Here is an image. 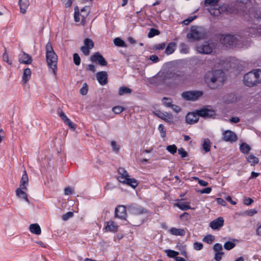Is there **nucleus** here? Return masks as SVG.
Here are the masks:
<instances>
[{
    "label": "nucleus",
    "instance_id": "1",
    "mask_svg": "<svg viewBox=\"0 0 261 261\" xmlns=\"http://www.w3.org/2000/svg\"><path fill=\"white\" fill-rule=\"evenodd\" d=\"M249 29L248 31L242 34V35H231L229 34L223 35L220 38L221 43L226 47L232 48L237 47L239 48H248L251 45V40L245 38L247 36H250Z\"/></svg>",
    "mask_w": 261,
    "mask_h": 261
},
{
    "label": "nucleus",
    "instance_id": "2",
    "mask_svg": "<svg viewBox=\"0 0 261 261\" xmlns=\"http://www.w3.org/2000/svg\"><path fill=\"white\" fill-rule=\"evenodd\" d=\"M205 81L212 89L221 86L224 81V73L221 70L207 72L204 76Z\"/></svg>",
    "mask_w": 261,
    "mask_h": 261
},
{
    "label": "nucleus",
    "instance_id": "3",
    "mask_svg": "<svg viewBox=\"0 0 261 261\" xmlns=\"http://www.w3.org/2000/svg\"><path fill=\"white\" fill-rule=\"evenodd\" d=\"M215 115L214 111L207 108L198 110L196 113H189L186 116V121L188 124H193L199 120V117H211Z\"/></svg>",
    "mask_w": 261,
    "mask_h": 261
},
{
    "label": "nucleus",
    "instance_id": "4",
    "mask_svg": "<svg viewBox=\"0 0 261 261\" xmlns=\"http://www.w3.org/2000/svg\"><path fill=\"white\" fill-rule=\"evenodd\" d=\"M46 61L49 67L52 69L54 74L57 70L58 57L54 51L51 43L48 42L45 46Z\"/></svg>",
    "mask_w": 261,
    "mask_h": 261
},
{
    "label": "nucleus",
    "instance_id": "5",
    "mask_svg": "<svg viewBox=\"0 0 261 261\" xmlns=\"http://www.w3.org/2000/svg\"><path fill=\"white\" fill-rule=\"evenodd\" d=\"M118 176L117 180L127 186L135 188L138 185L137 181L135 178H130L128 172L123 168H119L118 169Z\"/></svg>",
    "mask_w": 261,
    "mask_h": 261
},
{
    "label": "nucleus",
    "instance_id": "6",
    "mask_svg": "<svg viewBox=\"0 0 261 261\" xmlns=\"http://www.w3.org/2000/svg\"><path fill=\"white\" fill-rule=\"evenodd\" d=\"M217 42L209 40L198 44L196 46V49L199 53L210 54L217 48Z\"/></svg>",
    "mask_w": 261,
    "mask_h": 261
},
{
    "label": "nucleus",
    "instance_id": "7",
    "mask_svg": "<svg viewBox=\"0 0 261 261\" xmlns=\"http://www.w3.org/2000/svg\"><path fill=\"white\" fill-rule=\"evenodd\" d=\"M243 82L246 86L249 87L257 86L253 70L244 75Z\"/></svg>",
    "mask_w": 261,
    "mask_h": 261
},
{
    "label": "nucleus",
    "instance_id": "8",
    "mask_svg": "<svg viewBox=\"0 0 261 261\" xmlns=\"http://www.w3.org/2000/svg\"><path fill=\"white\" fill-rule=\"evenodd\" d=\"M205 34L201 28L193 27L191 29L190 33L187 34V38L196 40L203 38Z\"/></svg>",
    "mask_w": 261,
    "mask_h": 261
},
{
    "label": "nucleus",
    "instance_id": "9",
    "mask_svg": "<svg viewBox=\"0 0 261 261\" xmlns=\"http://www.w3.org/2000/svg\"><path fill=\"white\" fill-rule=\"evenodd\" d=\"M202 95L200 91H188L182 93V98L186 100L195 101Z\"/></svg>",
    "mask_w": 261,
    "mask_h": 261
},
{
    "label": "nucleus",
    "instance_id": "10",
    "mask_svg": "<svg viewBox=\"0 0 261 261\" xmlns=\"http://www.w3.org/2000/svg\"><path fill=\"white\" fill-rule=\"evenodd\" d=\"M84 45L81 47V50L85 56H88L90 53L89 50L94 46L93 42L91 39L86 38L84 40Z\"/></svg>",
    "mask_w": 261,
    "mask_h": 261
},
{
    "label": "nucleus",
    "instance_id": "11",
    "mask_svg": "<svg viewBox=\"0 0 261 261\" xmlns=\"http://www.w3.org/2000/svg\"><path fill=\"white\" fill-rule=\"evenodd\" d=\"M223 139L227 142H234L237 140V136L233 132L227 130L223 133Z\"/></svg>",
    "mask_w": 261,
    "mask_h": 261
},
{
    "label": "nucleus",
    "instance_id": "12",
    "mask_svg": "<svg viewBox=\"0 0 261 261\" xmlns=\"http://www.w3.org/2000/svg\"><path fill=\"white\" fill-rule=\"evenodd\" d=\"M91 61L93 62H98L101 66H106L107 62L102 57V56L98 52L95 53L91 56Z\"/></svg>",
    "mask_w": 261,
    "mask_h": 261
},
{
    "label": "nucleus",
    "instance_id": "13",
    "mask_svg": "<svg viewBox=\"0 0 261 261\" xmlns=\"http://www.w3.org/2000/svg\"><path fill=\"white\" fill-rule=\"evenodd\" d=\"M115 217L120 219H125L126 213L125 207L123 205H119L115 208Z\"/></svg>",
    "mask_w": 261,
    "mask_h": 261
},
{
    "label": "nucleus",
    "instance_id": "14",
    "mask_svg": "<svg viewBox=\"0 0 261 261\" xmlns=\"http://www.w3.org/2000/svg\"><path fill=\"white\" fill-rule=\"evenodd\" d=\"M18 60L20 63L31 64L32 62V57L25 52H22L18 56Z\"/></svg>",
    "mask_w": 261,
    "mask_h": 261
},
{
    "label": "nucleus",
    "instance_id": "15",
    "mask_svg": "<svg viewBox=\"0 0 261 261\" xmlns=\"http://www.w3.org/2000/svg\"><path fill=\"white\" fill-rule=\"evenodd\" d=\"M224 224V220L222 217H219L212 221L210 223V227L213 229H218L223 226Z\"/></svg>",
    "mask_w": 261,
    "mask_h": 261
},
{
    "label": "nucleus",
    "instance_id": "16",
    "mask_svg": "<svg viewBox=\"0 0 261 261\" xmlns=\"http://www.w3.org/2000/svg\"><path fill=\"white\" fill-rule=\"evenodd\" d=\"M249 35L252 38H257L261 36V25L254 26L249 28Z\"/></svg>",
    "mask_w": 261,
    "mask_h": 261
},
{
    "label": "nucleus",
    "instance_id": "17",
    "mask_svg": "<svg viewBox=\"0 0 261 261\" xmlns=\"http://www.w3.org/2000/svg\"><path fill=\"white\" fill-rule=\"evenodd\" d=\"M96 79L99 83L101 85H105L107 83V73L106 71H100L96 73Z\"/></svg>",
    "mask_w": 261,
    "mask_h": 261
},
{
    "label": "nucleus",
    "instance_id": "18",
    "mask_svg": "<svg viewBox=\"0 0 261 261\" xmlns=\"http://www.w3.org/2000/svg\"><path fill=\"white\" fill-rule=\"evenodd\" d=\"M173 83L178 84L185 81V74L182 72H174Z\"/></svg>",
    "mask_w": 261,
    "mask_h": 261
},
{
    "label": "nucleus",
    "instance_id": "19",
    "mask_svg": "<svg viewBox=\"0 0 261 261\" xmlns=\"http://www.w3.org/2000/svg\"><path fill=\"white\" fill-rule=\"evenodd\" d=\"M29 182V177L27 174L25 170H24V173L22 175L20 182V187L24 190H27V186Z\"/></svg>",
    "mask_w": 261,
    "mask_h": 261
},
{
    "label": "nucleus",
    "instance_id": "20",
    "mask_svg": "<svg viewBox=\"0 0 261 261\" xmlns=\"http://www.w3.org/2000/svg\"><path fill=\"white\" fill-rule=\"evenodd\" d=\"M132 213L137 215L148 214L147 210L140 206H134L132 207Z\"/></svg>",
    "mask_w": 261,
    "mask_h": 261
},
{
    "label": "nucleus",
    "instance_id": "21",
    "mask_svg": "<svg viewBox=\"0 0 261 261\" xmlns=\"http://www.w3.org/2000/svg\"><path fill=\"white\" fill-rule=\"evenodd\" d=\"M173 72L168 71L166 72L163 76V82L165 84L173 83Z\"/></svg>",
    "mask_w": 261,
    "mask_h": 261
},
{
    "label": "nucleus",
    "instance_id": "22",
    "mask_svg": "<svg viewBox=\"0 0 261 261\" xmlns=\"http://www.w3.org/2000/svg\"><path fill=\"white\" fill-rule=\"evenodd\" d=\"M169 232L172 235L184 236L186 231L182 228H176L175 227H171L169 229Z\"/></svg>",
    "mask_w": 261,
    "mask_h": 261
},
{
    "label": "nucleus",
    "instance_id": "23",
    "mask_svg": "<svg viewBox=\"0 0 261 261\" xmlns=\"http://www.w3.org/2000/svg\"><path fill=\"white\" fill-rule=\"evenodd\" d=\"M30 5L29 0H19V6L20 12L24 14L27 12V10Z\"/></svg>",
    "mask_w": 261,
    "mask_h": 261
},
{
    "label": "nucleus",
    "instance_id": "24",
    "mask_svg": "<svg viewBox=\"0 0 261 261\" xmlns=\"http://www.w3.org/2000/svg\"><path fill=\"white\" fill-rule=\"evenodd\" d=\"M22 190L23 189L22 188H21L20 187L19 188H17L16 190V195L19 198L23 199L26 202L29 203V200L28 198L27 194L24 191H22Z\"/></svg>",
    "mask_w": 261,
    "mask_h": 261
},
{
    "label": "nucleus",
    "instance_id": "25",
    "mask_svg": "<svg viewBox=\"0 0 261 261\" xmlns=\"http://www.w3.org/2000/svg\"><path fill=\"white\" fill-rule=\"evenodd\" d=\"M29 230L32 233L37 235H39L41 233V228L37 223L31 224L29 226Z\"/></svg>",
    "mask_w": 261,
    "mask_h": 261
},
{
    "label": "nucleus",
    "instance_id": "26",
    "mask_svg": "<svg viewBox=\"0 0 261 261\" xmlns=\"http://www.w3.org/2000/svg\"><path fill=\"white\" fill-rule=\"evenodd\" d=\"M118 226L113 221H109L105 227L107 231L116 232L117 231Z\"/></svg>",
    "mask_w": 261,
    "mask_h": 261
},
{
    "label": "nucleus",
    "instance_id": "27",
    "mask_svg": "<svg viewBox=\"0 0 261 261\" xmlns=\"http://www.w3.org/2000/svg\"><path fill=\"white\" fill-rule=\"evenodd\" d=\"M223 100L227 103H231L236 101V97L232 93L226 94L223 96Z\"/></svg>",
    "mask_w": 261,
    "mask_h": 261
},
{
    "label": "nucleus",
    "instance_id": "28",
    "mask_svg": "<svg viewBox=\"0 0 261 261\" xmlns=\"http://www.w3.org/2000/svg\"><path fill=\"white\" fill-rule=\"evenodd\" d=\"M31 70L30 68H25L23 70L22 82L23 84L27 83L30 79Z\"/></svg>",
    "mask_w": 261,
    "mask_h": 261
},
{
    "label": "nucleus",
    "instance_id": "29",
    "mask_svg": "<svg viewBox=\"0 0 261 261\" xmlns=\"http://www.w3.org/2000/svg\"><path fill=\"white\" fill-rule=\"evenodd\" d=\"M156 115L162 119L168 122H170L173 118L172 115L169 114L168 113L164 114L162 112H159L156 114Z\"/></svg>",
    "mask_w": 261,
    "mask_h": 261
},
{
    "label": "nucleus",
    "instance_id": "30",
    "mask_svg": "<svg viewBox=\"0 0 261 261\" xmlns=\"http://www.w3.org/2000/svg\"><path fill=\"white\" fill-rule=\"evenodd\" d=\"M176 46V44L175 42H172L169 43L166 48L165 53L167 55H170L172 54L175 49Z\"/></svg>",
    "mask_w": 261,
    "mask_h": 261
},
{
    "label": "nucleus",
    "instance_id": "31",
    "mask_svg": "<svg viewBox=\"0 0 261 261\" xmlns=\"http://www.w3.org/2000/svg\"><path fill=\"white\" fill-rule=\"evenodd\" d=\"M253 71L255 76L257 85L261 84V69H255Z\"/></svg>",
    "mask_w": 261,
    "mask_h": 261
},
{
    "label": "nucleus",
    "instance_id": "32",
    "mask_svg": "<svg viewBox=\"0 0 261 261\" xmlns=\"http://www.w3.org/2000/svg\"><path fill=\"white\" fill-rule=\"evenodd\" d=\"M175 205L182 211H186L191 208L190 206L187 202H179L175 204Z\"/></svg>",
    "mask_w": 261,
    "mask_h": 261
},
{
    "label": "nucleus",
    "instance_id": "33",
    "mask_svg": "<svg viewBox=\"0 0 261 261\" xmlns=\"http://www.w3.org/2000/svg\"><path fill=\"white\" fill-rule=\"evenodd\" d=\"M211 142L208 139H204L202 144L203 149L206 152L210 151L211 148Z\"/></svg>",
    "mask_w": 261,
    "mask_h": 261
},
{
    "label": "nucleus",
    "instance_id": "34",
    "mask_svg": "<svg viewBox=\"0 0 261 261\" xmlns=\"http://www.w3.org/2000/svg\"><path fill=\"white\" fill-rule=\"evenodd\" d=\"M240 149L243 153H247L249 152L251 148L248 144L243 143L240 145Z\"/></svg>",
    "mask_w": 261,
    "mask_h": 261
},
{
    "label": "nucleus",
    "instance_id": "35",
    "mask_svg": "<svg viewBox=\"0 0 261 261\" xmlns=\"http://www.w3.org/2000/svg\"><path fill=\"white\" fill-rule=\"evenodd\" d=\"M89 11L90 8L88 6H86L81 10V13H84L85 12V14H81V22L82 23H84V22L85 21V19L89 14Z\"/></svg>",
    "mask_w": 261,
    "mask_h": 261
},
{
    "label": "nucleus",
    "instance_id": "36",
    "mask_svg": "<svg viewBox=\"0 0 261 261\" xmlns=\"http://www.w3.org/2000/svg\"><path fill=\"white\" fill-rule=\"evenodd\" d=\"M250 14L256 19H261V8H256L254 11L250 12Z\"/></svg>",
    "mask_w": 261,
    "mask_h": 261
},
{
    "label": "nucleus",
    "instance_id": "37",
    "mask_svg": "<svg viewBox=\"0 0 261 261\" xmlns=\"http://www.w3.org/2000/svg\"><path fill=\"white\" fill-rule=\"evenodd\" d=\"M114 43L116 46L119 47H126L125 43L120 38H116L114 40Z\"/></svg>",
    "mask_w": 261,
    "mask_h": 261
},
{
    "label": "nucleus",
    "instance_id": "38",
    "mask_svg": "<svg viewBox=\"0 0 261 261\" xmlns=\"http://www.w3.org/2000/svg\"><path fill=\"white\" fill-rule=\"evenodd\" d=\"M132 90L126 87H121L119 88V94L120 95H123L125 94H130L132 93Z\"/></svg>",
    "mask_w": 261,
    "mask_h": 261
},
{
    "label": "nucleus",
    "instance_id": "39",
    "mask_svg": "<svg viewBox=\"0 0 261 261\" xmlns=\"http://www.w3.org/2000/svg\"><path fill=\"white\" fill-rule=\"evenodd\" d=\"M247 161L251 164V165H255L258 163V159L253 154H250L247 157Z\"/></svg>",
    "mask_w": 261,
    "mask_h": 261
},
{
    "label": "nucleus",
    "instance_id": "40",
    "mask_svg": "<svg viewBox=\"0 0 261 261\" xmlns=\"http://www.w3.org/2000/svg\"><path fill=\"white\" fill-rule=\"evenodd\" d=\"M165 252L167 254V255L169 257H177V255L179 254V252L175 251L174 250H170V249H167L165 250Z\"/></svg>",
    "mask_w": 261,
    "mask_h": 261
},
{
    "label": "nucleus",
    "instance_id": "41",
    "mask_svg": "<svg viewBox=\"0 0 261 261\" xmlns=\"http://www.w3.org/2000/svg\"><path fill=\"white\" fill-rule=\"evenodd\" d=\"M179 48L180 52L182 54H186L189 53V48L188 46L184 43H181L179 44Z\"/></svg>",
    "mask_w": 261,
    "mask_h": 261
},
{
    "label": "nucleus",
    "instance_id": "42",
    "mask_svg": "<svg viewBox=\"0 0 261 261\" xmlns=\"http://www.w3.org/2000/svg\"><path fill=\"white\" fill-rule=\"evenodd\" d=\"M214 236L211 234H208L203 239V242L208 244H212L214 242Z\"/></svg>",
    "mask_w": 261,
    "mask_h": 261
},
{
    "label": "nucleus",
    "instance_id": "43",
    "mask_svg": "<svg viewBox=\"0 0 261 261\" xmlns=\"http://www.w3.org/2000/svg\"><path fill=\"white\" fill-rule=\"evenodd\" d=\"M162 102L164 106L167 107H171L172 106V99L170 98L163 97L162 99Z\"/></svg>",
    "mask_w": 261,
    "mask_h": 261
},
{
    "label": "nucleus",
    "instance_id": "44",
    "mask_svg": "<svg viewBox=\"0 0 261 261\" xmlns=\"http://www.w3.org/2000/svg\"><path fill=\"white\" fill-rule=\"evenodd\" d=\"M219 0H205L204 5L205 6H216Z\"/></svg>",
    "mask_w": 261,
    "mask_h": 261
},
{
    "label": "nucleus",
    "instance_id": "45",
    "mask_svg": "<svg viewBox=\"0 0 261 261\" xmlns=\"http://www.w3.org/2000/svg\"><path fill=\"white\" fill-rule=\"evenodd\" d=\"M166 149L168 152L172 154H174L177 151V147L174 144L168 146L166 148Z\"/></svg>",
    "mask_w": 261,
    "mask_h": 261
},
{
    "label": "nucleus",
    "instance_id": "46",
    "mask_svg": "<svg viewBox=\"0 0 261 261\" xmlns=\"http://www.w3.org/2000/svg\"><path fill=\"white\" fill-rule=\"evenodd\" d=\"M236 244L232 242L228 241L224 245V247L225 249L229 250L234 247Z\"/></svg>",
    "mask_w": 261,
    "mask_h": 261
},
{
    "label": "nucleus",
    "instance_id": "47",
    "mask_svg": "<svg viewBox=\"0 0 261 261\" xmlns=\"http://www.w3.org/2000/svg\"><path fill=\"white\" fill-rule=\"evenodd\" d=\"M57 113L61 118L64 121L68 120V117L66 116L65 113L63 112L62 110L60 108H58L57 110Z\"/></svg>",
    "mask_w": 261,
    "mask_h": 261
},
{
    "label": "nucleus",
    "instance_id": "48",
    "mask_svg": "<svg viewBox=\"0 0 261 261\" xmlns=\"http://www.w3.org/2000/svg\"><path fill=\"white\" fill-rule=\"evenodd\" d=\"M124 110V108L121 106H116L112 109V111L116 114H119Z\"/></svg>",
    "mask_w": 261,
    "mask_h": 261
},
{
    "label": "nucleus",
    "instance_id": "49",
    "mask_svg": "<svg viewBox=\"0 0 261 261\" xmlns=\"http://www.w3.org/2000/svg\"><path fill=\"white\" fill-rule=\"evenodd\" d=\"M159 33H159L158 30H157L156 29H153V28H151L150 30V31H149V32L148 34V37L149 38H152V37H154L155 35H159Z\"/></svg>",
    "mask_w": 261,
    "mask_h": 261
},
{
    "label": "nucleus",
    "instance_id": "50",
    "mask_svg": "<svg viewBox=\"0 0 261 261\" xmlns=\"http://www.w3.org/2000/svg\"><path fill=\"white\" fill-rule=\"evenodd\" d=\"M160 79L159 76H152L148 79V82L151 84L153 85H157L158 84V82L159 81Z\"/></svg>",
    "mask_w": 261,
    "mask_h": 261
},
{
    "label": "nucleus",
    "instance_id": "51",
    "mask_svg": "<svg viewBox=\"0 0 261 261\" xmlns=\"http://www.w3.org/2000/svg\"><path fill=\"white\" fill-rule=\"evenodd\" d=\"M73 57L74 64L77 66L80 65L81 63V58L79 55L75 53L73 54Z\"/></svg>",
    "mask_w": 261,
    "mask_h": 261
},
{
    "label": "nucleus",
    "instance_id": "52",
    "mask_svg": "<svg viewBox=\"0 0 261 261\" xmlns=\"http://www.w3.org/2000/svg\"><path fill=\"white\" fill-rule=\"evenodd\" d=\"M73 216V213L71 212H67V213H66L65 214L63 215L62 216V218L63 220L67 221L69 218L72 217Z\"/></svg>",
    "mask_w": 261,
    "mask_h": 261
},
{
    "label": "nucleus",
    "instance_id": "53",
    "mask_svg": "<svg viewBox=\"0 0 261 261\" xmlns=\"http://www.w3.org/2000/svg\"><path fill=\"white\" fill-rule=\"evenodd\" d=\"M111 145L112 147V149L114 151L118 152L119 150V146L116 144L115 141H112L111 142Z\"/></svg>",
    "mask_w": 261,
    "mask_h": 261
},
{
    "label": "nucleus",
    "instance_id": "54",
    "mask_svg": "<svg viewBox=\"0 0 261 261\" xmlns=\"http://www.w3.org/2000/svg\"><path fill=\"white\" fill-rule=\"evenodd\" d=\"M166 47V44L165 43H162L158 44H156L153 46V49L155 50H162Z\"/></svg>",
    "mask_w": 261,
    "mask_h": 261
},
{
    "label": "nucleus",
    "instance_id": "55",
    "mask_svg": "<svg viewBox=\"0 0 261 261\" xmlns=\"http://www.w3.org/2000/svg\"><path fill=\"white\" fill-rule=\"evenodd\" d=\"M158 129L160 132L161 136L162 137L164 138L166 136V132L164 130V126L163 124H161L159 125Z\"/></svg>",
    "mask_w": 261,
    "mask_h": 261
},
{
    "label": "nucleus",
    "instance_id": "56",
    "mask_svg": "<svg viewBox=\"0 0 261 261\" xmlns=\"http://www.w3.org/2000/svg\"><path fill=\"white\" fill-rule=\"evenodd\" d=\"M88 92V86L86 83L83 85V87L80 89V93L83 95H86Z\"/></svg>",
    "mask_w": 261,
    "mask_h": 261
},
{
    "label": "nucleus",
    "instance_id": "57",
    "mask_svg": "<svg viewBox=\"0 0 261 261\" xmlns=\"http://www.w3.org/2000/svg\"><path fill=\"white\" fill-rule=\"evenodd\" d=\"M178 154L182 158L187 157L188 155L187 152L185 151V150L183 148H180L178 150Z\"/></svg>",
    "mask_w": 261,
    "mask_h": 261
},
{
    "label": "nucleus",
    "instance_id": "58",
    "mask_svg": "<svg viewBox=\"0 0 261 261\" xmlns=\"http://www.w3.org/2000/svg\"><path fill=\"white\" fill-rule=\"evenodd\" d=\"M223 255V252H216L215 254L214 258L216 261H220Z\"/></svg>",
    "mask_w": 261,
    "mask_h": 261
},
{
    "label": "nucleus",
    "instance_id": "59",
    "mask_svg": "<svg viewBox=\"0 0 261 261\" xmlns=\"http://www.w3.org/2000/svg\"><path fill=\"white\" fill-rule=\"evenodd\" d=\"M213 249L215 252H218L222 250V246L220 244L216 243L214 245Z\"/></svg>",
    "mask_w": 261,
    "mask_h": 261
},
{
    "label": "nucleus",
    "instance_id": "60",
    "mask_svg": "<svg viewBox=\"0 0 261 261\" xmlns=\"http://www.w3.org/2000/svg\"><path fill=\"white\" fill-rule=\"evenodd\" d=\"M194 248L196 250H200L203 247V244L201 243L195 242L193 245Z\"/></svg>",
    "mask_w": 261,
    "mask_h": 261
},
{
    "label": "nucleus",
    "instance_id": "61",
    "mask_svg": "<svg viewBox=\"0 0 261 261\" xmlns=\"http://www.w3.org/2000/svg\"><path fill=\"white\" fill-rule=\"evenodd\" d=\"M196 18V16H191L189 17L188 18L182 21V23L185 25H188L191 22H192L195 18Z\"/></svg>",
    "mask_w": 261,
    "mask_h": 261
},
{
    "label": "nucleus",
    "instance_id": "62",
    "mask_svg": "<svg viewBox=\"0 0 261 261\" xmlns=\"http://www.w3.org/2000/svg\"><path fill=\"white\" fill-rule=\"evenodd\" d=\"M3 59L4 61L7 62L8 64H9V65L11 64V61L9 59V55L6 52H5L3 54Z\"/></svg>",
    "mask_w": 261,
    "mask_h": 261
},
{
    "label": "nucleus",
    "instance_id": "63",
    "mask_svg": "<svg viewBox=\"0 0 261 261\" xmlns=\"http://www.w3.org/2000/svg\"><path fill=\"white\" fill-rule=\"evenodd\" d=\"M243 201H244V203L245 205H251L253 203V200L250 198L245 197L244 198Z\"/></svg>",
    "mask_w": 261,
    "mask_h": 261
},
{
    "label": "nucleus",
    "instance_id": "64",
    "mask_svg": "<svg viewBox=\"0 0 261 261\" xmlns=\"http://www.w3.org/2000/svg\"><path fill=\"white\" fill-rule=\"evenodd\" d=\"M73 193V190L70 187H67L64 189V194L65 195H69Z\"/></svg>",
    "mask_w": 261,
    "mask_h": 261
}]
</instances>
